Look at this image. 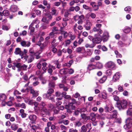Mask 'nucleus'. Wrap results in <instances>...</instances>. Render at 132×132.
I'll return each mask as SVG.
<instances>
[{
    "label": "nucleus",
    "mask_w": 132,
    "mask_h": 132,
    "mask_svg": "<svg viewBox=\"0 0 132 132\" xmlns=\"http://www.w3.org/2000/svg\"><path fill=\"white\" fill-rule=\"evenodd\" d=\"M132 116L128 118L126 120V124L124 125L123 127L126 129H128L132 126Z\"/></svg>",
    "instance_id": "f257e3e1"
},
{
    "label": "nucleus",
    "mask_w": 132,
    "mask_h": 132,
    "mask_svg": "<svg viewBox=\"0 0 132 132\" xmlns=\"http://www.w3.org/2000/svg\"><path fill=\"white\" fill-rule=\"evenodd\" d=\"M15 66L18 68L17 71L19 72L27 70L28 67L27 65L25 64L22 65L21 63H16Z\"/></svg>",
    "instance_id": "f03ea898"
},
{
    "label": "nucleus",
    "mask_w": 132,
    "mask_h": 132,
    "mask_svg": "<svg viewBox=\"0 0 132 132\" xmlns=\"http://www.w3.org/2000/svg\"><path fill=\"white\" fill-rule=\"evenodd\" d=\"M127 104L126 100H122L118 104L117 106L120 110L124 109L127 108Z\"/></svg>",
    "instance_id": "7ed1b4c3"
},
{
    "label": "nucleus",
    "mask_w": 132,
    "mask_h": 132,
    "mask_svg": "<svg viewBox=\"0 0 132 132\" xmlns=\"http://www.w3.org/2000/svg\"><path fill=\"white\" fill-rule=\"evenodd\" d=\"M75 106L72 105V103H68V104L65 105V108L67 110V112L71 113L72 112V111L75 110Z\"/></svg>",
    "instance_id": "20e7f679"
},
{
    "label": "nucleus",
    "mask_w": 132,
    "mask_h": 132,
    "mask_svg": "<svg viewBox=\"0 0 132 132\" xmlns=\"http://www.w3.org/2000/svg\"><path fill=\"white\" fill-rule=\"evenodd\" d=\"M14 53L16 55L19 54L21 56L22 58L23 57V52L21 51V49L20 48H16Z\"/></svg>",
    "instance_id": "39448f33"
},
{
    "label": "nucleus",
    "mask_w": 132,
    "mask_h": 132,
    "mask_svg": "<svg viewBox=\"0 0 132 132\" xmlns=\"http://www.w3.org/2000/svg\"><path fill=\"white\" fill-rule=\"evenodd\" d=\"M78 77L79 76L77 75L76 76L70 77L69 79V80L70 81V84L71 85H73L75 84V82L74 80L77 81L79 79H78Z\"/></svg>",
    "instance_id": "423d86ee"
},
{
    "label": "nucleus",
    "mask_w": 132,
    "mask_h": 132,
    "mask_svg": "<svg viewBox=\"0 0 132 132\" xmlns=\"http://www.w3.org/2000/svg\"><path fill=\"white\" fill-rule=\"evenodd\" d=\"M88 114L86 113H81V118L85 122H86L87 120L90 118V116H87Z\"/></svg>",
    "instance_id": "0eeeda50"
},
{
    "label": "nucleus",
    "mask_w": 132,
    "mask_h": 132,
    "mask_svg": "<svg viewBox=\"0 0 132 132\" xmlns=\"http://www.w3.org/2000/svg\"><path fill=\"white\" fill-rule=\"evenodd\" d=\"M46 98H47L48 99L51 100L52 102H55V96L53 94H46Z\"/></svg>",
    "instance_id": "6e6552de"
},
{
    "label": "nucleus",
    "mask_w": 132,
    "mask_h": 132,
    "mask_svg": "<svg viewBox=\"0 0 132 132\" xmlns=\"http://www.w3.org/2000/svg\"><path fill=\"white\" fill-rule=\"evenodd\" d=\"M107 65L108 67L113 70L116 69V65L112 61H110L107 63Z\"/></svg>",
    "instance_id": "1a4fd4ad"
},
{
    "label": "nucleus",
    "mask_w": 132,
    "mask_h": 132,
    "mask_svg": "<svg viewBox=\"0 0 132 132\" xmlns=\"http://www.w3.org/2000/svg\"><path fill=\"white\" fill-rule=\"evenodd\" d=\"M104 109L105 111L106 112H113L114 111H115L114 110L112 106L109 107L107 106H106L105 107Z\"/></svg>",
    "instance_id": "9d476101"
},
{
    "label": "nucleus",
    "mask_w": 132,
    "mask_h": 132,
    "mask_svg": "<svg viewBox=\"0 0 132 132\" xmlns=\"http://www.w3.org/2000/svg\"><path fill=\"white\" fill-rule=\"evenodd\" d=\"M48 68L47 69L48 73L50 75H52L53 70H54L56 69L55 67L54 66L49 64Z\"/></svg>",
    "instance_id": "9b49d317"
},
{
    "label": "nucleus",
    "mask_w": 132,
    "mask_h": 132,
    "mask_svg": "<svg viewBox=\"0 0 132 132\" xmlns=\"http://www.w3.org/2000/svg\"><path fill=\"white\" fill-rule=\"evenodd\" d=\"M26 103H28V104L31 105H34L35 106H36L39 104V103L35 101H34L33 100H30L29 101L26 102Z\"/></svg>",
    "instance_id": "f8f14e48"
},
{
    "label": "nucleus",
    "mask_w": 132,
    "mask_h": 132,
    "mask_svg": "<svg viewBox=\"0 0 132 132\" xmlns=\"http://www.w3.org/2000/svg\"><path fill=\"white\" fill-rule=\"evenodd\" d=\"M20 44L22 46L24 47H28L30 46L31 44L29 42H26L24 40L22 41Z\"/></svg>",
    "instance_id": "ddd939ff"
},
{
    "label": "nucleus",
    "mask_w": 132,
    "mask_h": 132,
    "mask_svg": "<svg viewBox=\"0 0 132 132\" xmlns=\"http://www.w3.org/2000/svg\"><path fill=\"white\" fill-rule=\"evenodd\" d=\"M52 15L57 16L58 14L57 10L54 7H52L51 8V11L49 12Z\"/></svg>",
    "instance_id": "4468645a"
},
{
    "label": "nucleus",
    "mask_w": 132,
    "mask_h": 132,
    "mask_svg": "<svg viewBox=\"0 0 132 132\" xmlns=\"http://www.w3.org/2000/svg\"><path fill=\"white\" fill-rule=\"evenodd\" d=\"M120 74L119 73H116L113 77V80L114 82L118 80L120 76Z\"/></svg>",
    "instance_id": "2eb2a0df"
},
{
    "label": "nucleus",
    "mask_w": 132,
    "mask_h": 132,
    "mask_svg": "<svg viewBox=\"0 0 132 132\" xmlns=\"http://www.w3.org/2000/svg\"><path fill=\"white\" fill-rule=\"evenodd\" d=\"M92 30L94 32H96L97 34L98 35L102 34L103 32L102 31L100 28H97L96 27H94Z\"/></svg>",
    "instance_id": "dca6fc26"
},
{
    "label": "nucleus",
    "mask_w": 132,
    "mask_h": 132,
    "mask_svg": "<svg viewBox=\"0 0 132 132\" xmlns=\"http://www.w3.org/2000/svg\"><path fill=\"white\" fill-rule=\"evenodd\" d=\"M38 91L35 90L34 89H32L30 90V93L32 94L33 97H36L38 96L39 94Z\"/></svg>",
    "instance_id": "f3484780"
},
{
    "label": "nucleus",
    "mask_w": 132,
    "mask_h": 132,
    "mask_svg": "<svg viewBox=\"0 0 132 132\" xmlns=\"http://www.w3.org/2000/svg\"><path fill=\"white\" fill-rule=\"evenodd\" d=\"M18 9V8L17 6L14 5H11L10 7L11 11L13 12H16Z\"/></svg>",
    "instance_id": "a211bd4d"
},
{
    "label": "nucleus",
    "mask_w": 132,
    "mask_h": 132,
    "mask_svg": "<svg viewBox=\"0 0 132 132\" xmlns=\"http://www.w3.org/2000/svg\"><path fill=\"white\" fill-rule=\"evenodd\" d=\"M132 105H130L128 109L127 110L126 113L127 115L132 116Z\"/></svg>",
    "instance_id": "6ab92c4d"
},
{
    "label": "nucleus",
    "mask_w": 132,
    "mask_h": 132,
    "mask_svg": "<svg viewBox=\"0 0 132 132\" xmlns=\"http://www.w3.org/2000/svg\"><path fill=\"white\" fill-rule=\"evenodd\" d=\"M41 110L43 112L45 113L48 116L50 115V114L49 111L46 108H42L41 109Z\"/></svg>",
    "instance_id": "aec40b11"
},
{
    "label": "nucleus",
    "mask_w": 132,
    "mask_h": 132,
    "mask_svg": "<svg viewBox=\"0 0 132 132\" xmlns=\"http://www.w3.org/2000/svg\"><path fill=\"white\" fill-rule=\"evenodd\" d=\"M71 42L70 40L67 39L65 40L62 43V45H64L65 47H67L70 44Z\"/></svg>",
    "instance_id": "412c9836"
},
{
    "label": "nucleus",
    "mask_w": 132,
    "mask_h": 132,
    "mask_svg": "<svg viewBox=\"0 0 132 132\" xmlns=\"http://www.w3.org/2000/svg\"><path fill=\"white\" fill-rule=\"evenodd\" d=\"M101 40H102L100 38L97 37L94 38L93 43L98 44L100 43Z\"/></svg>",
    "instance_id": "4be33fe9"
},
{
    "label": "nucleus",
    "mask_w": 132,
    "mask_h": 132,
    "mask_svg": "<svg viewBox=\"0 0 132 132\" xmlns=\"http://www.w3.org/2000/svg\"><path fill=\"white\" fill-rule=\"evenodd\" d=\"M47 65V63L46 62H44L42 63V65L43 66L42 69L44 71L43 72L42 74L44 73L45 72V71L47 69V67H46V65Z\"/></svg>",
    "instance_id": "5701e85b"
},
{
    "label": "nucleus",
    "mask_w": 132,
    "mask_h": 132,
    "mask_svg": "<svg viewBox=\"0 0 132 132\" xmlns=\"http://www.w3.org/2000/svg\"><path fill=\"white\" fill-rule=\"evenodd\" d=\"M15 106L16 107H20L21 108L25 109L26 106L24 103H23L22 104L17 103L15 104Z\"/></svg>",
    "instance_id": "b1692460"
},
{
    "label": "nucleus",
    "mask_w": 132,
    "mask_h": 132,
    "mask_svg": "<svg viewBox=\"0 0 132 132\" xmlns=\"http://www.w3.org/2000/svg\"><path fill=\"white\" fill-rule=\"evenodd\" d=\"M86 25L85 26V28L87 30H89L90 29V26L92 25L91 23L89 21H87Z\"/></svg>",
    "instance_id": "393cba45"
},
{
    "label": "nucleus",
    "mask_w": 132,
    "mask_h": 132,
    "mask_svg": "<svg viewBox=\"0 0 132 132\" xmlns=\"http://www.w3.org/2000/svg\"><path fill=\"white\" fill-rule=\"evenodd\" d=\"M78 110L80 113L81 114V113H86L87 112L86 109L84 108L78 109Z\"/></svg>",
    "instance_id": "a878e982"
},
{
    "label": "nucleus",
    "mask_w": 132,
    "mask_h": 132,
    "mask_svg": "<svg viewBox=\"0 0 132 132\" xmlns=\"http://www.w3.org/2000/svg\"><path fill=\"white\" fill-rule=\"evenodd\" d=\"M62 99V98L57 97L55 99V102L56 101V104L57 106L60 105L62 103V102L60 101Z\"/></svg>",
    "instance_id": "bb28decb"
},
{
    "label": "nucleus",
    "mask_w": 132,
    "mask_h": 132,
    "mask_svg": "<svg viewBox=\"0 0 132 132\" xmlns=\"http://www.w3.org/2000/svg\"><path fill=\"white\" fill-rule=\"evenodd\" d=\"M38 105L35 106L34 108L35 113L37 114H39L40 112L39 108V107H38Z\"/></svg>",
    "instance_id": "cd10ccee"
},
{
    "label": "nucleus",
    "mask_w": 132,
    "mask_h": 132,
    "mask_svg": "<svg viewBox=\"0 0 132 132\" xmlns=\"http://www.w3.org/2000/svg\"><path fill=\"white\" fill-rule=\"evenodd\" d=\"M95 45V43H93L90 44H86L85 46L86 48H92L94 47Z\"/></svg>",
    "instance_id": "c85d7f7f"
},
{
    "label": "nucleus",
    "mask_w": 132,
    "mask_h": 132,
    "mask_svg": "<svg viewBox=\"0 0 132 132\" xmlns=\"http://www.w3.org/2000/svg\"><path fill=\"white\" fill-rule=\"evenodd\" d=\"M42 20L43 22L46 23H48L50 21L46 16H43L42 19Z\"/></svg>",
    "instance_id": "c756f323"
},
{
    "label": "nucleus",
    "mask_w": 132,
    "mask_h": 132,
    "mask_svg": "<svg viewBox=\"0 0 132 132\" xmlns=\"http://www.w3.org/2000/svg\"><path fill=\"white\" fill-rule=\"evenodd\" d=\"M36 116L34 114L31 115L29 117L30 120L33 121H35L36 119Z\"/></svg>",
    "instance_id": "7c9ffc66"
},
{
    "label": "nucleus",
    "mask_w": 132,
    "mask_h": 132,
    "mask_svg": "<svg viewBox=\"0 0 132 132\" xmlns=\"http://www.w3.org/2000/svg\"><path fill=\"white\" fill-rule=\"evenodd\" d=\"M103 37L104 40L106 41L109 38L108 33V32H106L103 35Z\"/></svg>",
    "instance_id": "2f4dec72"
},
{
    "label": "nucleus",
    "mask_w": 132,
    "mask_h": 132,
    "mask_svg": "<svg viewBox=\"0 0 132 132\" xmlns=\"http://www.w3.org/2000/svg\"><path fill=\"white\" fill-rule=\"evenodd\" d=\"M34 59V55L30 54V56L28 58V62L30 63Z\"/></svg>",
    "instance_id": "473e14b6"
},
{
    "label": "nucleus",
    "mask_w": 132,
    "mask_h": 132,
    "mask_svg": "<svg viewBox=\"0 0 132 132\" xmlns=\"http://www.w3.org/2000/svg\"><path fill=\"white\" fill-rule=\"evenodd\" d=\"M95 68V66L94 65L92 64H90L88 65L87 69L89 70L94 69Z\"/></svg>",
    "instance_id": "72a5a7b5"
},
{
    "label": "nucleus",
    "mask_w": 132,
    "mask_h": 132,
    "mask_svg": "<svg viewBox=\"0 0 132 132\" xmlns=\"http://www.w3.org/2000/svg\"><path fill=\"white\" fill-rule=\"evenodd\" d=\"M117 111L115 110L114 112H113V113L112 115L111 116V119L116 118L117 117Z\"/></svg>",
    "instance_id": "f704fd0d"
},
{
    "label": "nucleus",
    "mask_w": 132,
    "mask_h": 132,
    "mask_svg": "<svg viewBox=\"0 0 132 132\" xmlns=\"http://www.w3.org/2000/svg\"><path fill=\"white\" fill-rule=\"evenodd\" d=\"M60 34L63 35V37L64 38H66L68 36V33L65 31H62V32H60Z\"/></svg>",
    "instance_id": "c9c22d12"
},
{
    "label": "nucleus",
    "mask_w": 132,
    "mask_h": 132,
    "mask_svg": "<svg viewBox=\"0 0 132 132\" xmlns=\"http://www.w3.org/2000/svg\"><path fill=\"white\" fill-rule=\"evenodd\" d=\"M51 44L52 46H56L58 44V43L56 42V40L55 39H53L51 42Z\"/></svg>",
    "instance_id": "e433bc0d"
},
{
    "label": "nucleus",
    "mask_w": 132,
    "mask_h": 132,
    "mask_svg": "<svg viewBox=\"0 0 132 132\" xmlns=\"http://www.w3.org/2000/svg\"><path fill=\"white\" fill-rule=\"evenodd\" d=\"M60 73L62 75L67 73V69H62L60 70Z\"/></svg>",
    "instance_id": "4c0bfd02"
},
{
    "label": "nucleus",
    "mask_w": 132,
    "mask_h": 132,
    "mask_svg": "<svg viewBox=\"0 0 132 132\" xmlns=\"http://www.w3.org/2000/svg\"><path fill=\"white\" fill-rule=\"evenodd\" d=\"M83 8L86 10H88L89 11L91 12L92 11V9L91 7L87 6L86 5L84 4L83 5Z\"/></svg>",
    "instance_id": "58836bf2"
},
{
    "label": "nucleus",
    "mask_w": 132,
    "mask_h": 132,
    "mask_svg": "<svg viewBox=\"0 0 132 132\" xmlns=\"http://www.w3.org/2000/svg\"><path fill=\"white\" fill-rule=\"evenodd\" d=\"M106 79V76H104L99 80V82L101 83H103L105 81Z\"/></svg>",
    "instance_id": "ea45409f"
},
{
    "label": "nucleus",
    "mask_w": 132,
    "mask_h": 132,
    "mask_svg": "<svg viewBox=\"0 0 132 132\" xmlns=\"http://www.w3.org/2000/svg\"><path fill=\"white\" fill-rule=\"evenodd\" d=\"M18 128V126L17 125L15 124H13L11 126V128L14 130H16Z\"/></svg>",
    "instance_id": "a19ab883"
},
{
    "label": "nucleus",
    "mask_w": 132,
    "mask_h": 132,
    "mask_svg": "<svg viewBox=\"0 0 132 132\" xmlns=\"http://www.w3.org/2000/svg\"><path fill=\"white\" fill-rule=\"evenodd\" d=\"M2 15L4 16H7L9 15V12L8 10H5L3 11V12L2 13Z\"/></svg>",
    "instance_id": "79ce46f5"
},
{
    "label": "nucleus",
    "mask_w": 132,
    "mask_h": 132,
    "mask_svg": "<svg viewBox=\"0 0 132 132\" xmlns=\"http://www.w3.org/2000/svg\"><path fill=\"white\" fill-rule=\"evenodd\" d=\"M6 98L5 95L4 94H0V100L4 101Z\"/></svg>",
    "instance_id": "37998d69"
},
{
    "label": "nucleus",
    "mask_w": 132,
    "mask_h": 132,
    "mask_svg": "<svg viewBox=\"0 0 132 132\" xmlns=\"http://www.w3.org/2000/svg\"><path fill=\"white\" fill-rule=\"evenodd\" d=\"M46 16L50 21L51 20L52 18V15L49 12L46 14Z\"/></svg>",
    "instance_id": "c03bdc74"
},
{
    "label": "nucleus",
    "mask_w": 132,
    "mask_h": 132,
    "mask_svg": "<svg viewBox=\"0 0 132 132\" xmlns=\"http://www.w3.org/2000/svg\"><path fill=\"white\" fill-rule=\"evenodd\" d=\"M45 47V46L43 44L41 45L40 47V50L38 51L39 54H40L42 52Z\"/></svg>",
    "instance_id": "a18cd8bd"
},
{
    "label": "nucleus",
    "mask_w": 132,
    "mask_h": 132,
    "mask_svg": "<svg viewBox=\"0 0 132 132\" xmlns=\"http://www.w3.org/2000/svg\"><path fill=\"white\" fill-rule=\"evenodd\" d=\"M97 8L96 9H94V10L95 11H97L99 9L98 7L101 6L102 5V3L101 1H98L97 3Z\"/></svg>",
    "instance_id": "49530a36"
},
{
    "label": "nucleus",
    "mask_w": 132,
    "mask_h": 132,
    "mask_svg": "<svg viewBox=\"0 0 132 132\" xmlns=\"http://www.w3.org/2000/svg\"><path fill=\"white\" fill-rule=\"evenodd\" d=\"M81 132H86L87 131V129L86 126L83 125L81 128Z\"/></svg>",
    "instance_id": "de8ad7c7"
},
{
    "label": "nucleus",
    "mask_w": 132,
    "mask_h": 132,
    "mask_svg": "<svg viewBox=\"0 0 132 132\" xmlns=\"http://www.w3.org/2000/svg\"><path fill=\"white\" fill-rule=\"evenodd\" d=\"M54 90L52 88H50L48 89L47 92V93L46 94H48V95L51 94L52 93L54 92Z\"/></svg>",
    "instance_id": "09e8293b"
},
{
    "label": "nucleus",
    "mask_w": 132,
    "mask_h": 132,
    "mask_svg": "<svg viewBox=\"0 0 132 132\" xmlns=\"http://www.w3.org/2000/svg\"><path fill=\"white\" fill-rule=\"evenodd\" d=\"M39 23V21L38 19H36L32 21V23L31 24V26H33L34 24H38Z\"/></svg>",
    "instance_id": "8fccbe9b"
},
{
    "label": "nucleus",
    "mask_w": 132,
    "mask_h": 132,
    "mask_svg": "<svg viewBox=\"0 0 132 132\" xmlns=\"http://www.w3.org/2000/svg\"><path fill=\"white\" fill-rule=\"evenodd\" d=\"M96 66L98 68L100 69L103 67L102 64L100 62H97L96 64Z\"/></svg>",
    "instance_id": "3c124183"
},
{
    "label": "nucleus",
    "mask_w": 132,
    "mask_h": 132,
    "mask_svg": "<svg viewBox=\"0 0 132 132\" xmlns=\"http://www.w3.org/2000/svg\"><path fill=\"white\" fill-rule=\"evenodd\" d=\"M82 123L79 121H77L75 123V126L76 127H79L81 126Z\"/></svg>",
    "instance_id": "603ef678"
},
{
    "label": "nucleus",
    "mask_w": 132,
    "mask_h": 132,
    "mask_svg": "<svg viewBox=\"0 0 132 132\" xmlns=\"http://www.w3.org/2000/svg\"><path fill=\"white\" fill-rule=\"evenodd\" d=\"M74 72V70L72 69H67V73L71 74Z\"/></svg>",
    "instance_id": "864d4df0"
},
{
    "label": "nucleus",
    "mask_w": 132,
    "mask_h": 132,
    "mask_svg": "<svg viewBox=\"0 0 132 132\" xmlns=\"http://www.w3.org/2000/svg\"><path fill=\"white\" fill-rule=\"evenodd\" d=\"M49 86L51 87H54L55 86L54 82L53 81H50L48 84Z\"/></svg>",
    "instance_id": "5fc2aeb1"
},
{
    "label": "nucleus",
    "mask_w": 132,
    "mask_h": 132,
    "mask_svg": "<svg viewBox=\"0 0 132 132\" xmlns=\"http://www.w3.org/2000/svg\"><path fill=\"white\" fill-rule=\"evenodd\" d=\"M90 5H91L93 7H95V9L97 8V5H96V3L94 2H92L90 3Z\"/></svg>",
    "instance_id": "6e6d98bb"
},
{
    "label": "nucleus",
    "mask_w": 132,
    "mask_h": 132,
    "mask_svg": "<svg viewBox=\"0 0 132 132\" xmlns=\"http://www.w3.org/2000/svg\"><path fill=\"white\" fill-rule=\"evenodd\" d=\"M91 126V124L90 123H88L86 124V127L87 129H89L88 131L87 132H90V131L91 129V128L90 127Z\"/></svg>",
    "instance_id": "4d7b16f0"
},
{
    "label": "nucleus",
    "mask_w": 132,
    "mask_h": 132,
    "mask_svg": "<svg viewBox=\"0 0 132 132\" xmlns=\"http://www.w3.org/2000/svg\"><path fill=\"white\" fill-rule=\"evenodd\" d=\"M46 105L45 103L43 102H42L39 104V106L40 108L42 109V108H45L44 106Z\"/></svg>",
    "instance_id": "13d9d810"
},
{
    "label": "nucleus",
    "mask_w": 132,
    "mask_h": 132,
    "mask_svg": "<svg viewBox=\"0 0 132 132\" xmlns=\"http://www.w3.org/2000/svg\"><path fill=\"white\" fill-rule=\"evenodd\" d=\"M49 78L51 80H56L57 79V77H54L53 76H50Z\"/></svg>",
    "instance_id": "bf43d9fd"
},
{
    "label": "nucleus",
    "mask_w": 132,
    "mask_h": 132,
    "mask_svg": "<svg viewBox=\"0 0 132 132\" xmlns=\"http://www.w3.org/2000/svg\"><path fill=\"white\" fill-rule=\"evenodd\" d=\"M101 97L104 99H105L107 98V95L105 93H103L102 94Z\"/></svg>",
    "instance_id": "052dcab7"
},
{
    "label": "nucleus",
    "mask_w": 132,
    "mask_h": 132,
    "mask_svg": "<svg viewBox=\"0 0 132 132\" xmlns=\"http://www.w3.org/2000/svg\"><path fill=\"white\" fill-rule=\"evenodd\" d=\"M106 73L107 75L108 76H110L112 74V72L111 70H109L106 71Z\"/></svg>",
    "instance_id": "680f3d73"
},
{
    "label": "nucleus",
    "mask_w": 132,
    "mask_h": 132,
    "mask_svg": "<svg viewBox=\"0 0 132 132\" xmlns=\"http://www.w3.org/2000/svg\"><path fill=\"white\" fill-rule=\"evenodd\" d=\"M76 102V101L75 99H71V98L70 99L69 101V103H72V105H73V104L75 103Z\"/></svg>",
    "instance_id": "e2e57ef3"
},
{
    "label": "nucleus",
    "mask_w": 132,
    "mask_h": 132,
    "mask_svg": "<svg viewBox=\"0 0 132 132\" xmlns=\"http://www.w3.org/2000/svg\"><path fill=\"white\" fill-rule=\"evenodd\" d=\"M54 46H52V49L51 51L53 52L54 53H56L57 51V49L56 48L54 47Z\"/></svg>",
    "instance_id": "0e129e2a"
},
{
    "label": "nucleus",
    "mask_w": 132,
    "mask_h": 132,
    "mask_svg": "<svg viewBox=\"0 0 132 132\" xmlns=\"http://www.w3.org/2000/svg\"><path fill=\"white\" fill-rule=\"evenodd\" d=\"M102 116L101 114V115L99 114L98 113H96L95 114V117L98 119H100L102 118Z\"/></svg>",
    "instance_id": "69168bd1"
},
{
    "label": "nucleus",
    "mask_w": 132,
    "mask_h": 132,
    "mask_svg": "<svg viewBox=\"0 0 132 132\" xmlns=\"http://www.w3.org/2000/svg\"><path fill=\"white\" fill-rule=\"evenodd\" d=\"M34 50L33 48H31L29 49V52L30 53V54L34 55L35 54L34 53Z\"/></svg>",
    "instance_id": "338daca9"
},
{
    "label": "nucleus",
    "mask_w": 132,
    "mask_h": 132,
    "mask_svg": "<svg viewBox=\"0 0 132 132\" xmlns=\"http://www.w3.org/2000/svg\"><path fill=\"white\" fill-rule=\"evenodd\" d=\"M79 2V0H73L70 2V4L71 5H73L75 3H77Z\"/></svg>",
    "instance_id": "774afa93"
}]
</instances>
